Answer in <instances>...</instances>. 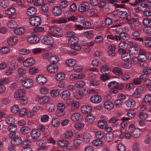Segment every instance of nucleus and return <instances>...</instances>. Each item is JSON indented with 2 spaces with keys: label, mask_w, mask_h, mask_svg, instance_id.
I'll return each mask as SVG.
<instances>
[{
  "label": "nucleus",
  "mask_w": 151,
  "mask_h": 151,
  "mask_svg": "<svg viewBox=\"0 0 151 151\" xmlns=\"http://www.w3.org/2000/svg\"><path fill=\"white\" fill-rule=\"evenodd\" d=\"M83 92L82 90L75 91L73 93L74 97L77 99H80L83 97Z\"/></svg>",
  "instance_id": "nucleus-29"
},
{
  "label": "nucleus",
  "mask_w": 151,
  "mask_h": 151,
  "mask_svg": "<svg viewBox=\"0 0 151 151\" xmlns=\"http://www.w3.org/2000/svg\"><path fill=\"white\" fill-rule=\"evenodd\" d=\"M101 97L100 96L97 95L92 96L90 98L91 101L94 104L99 103L101 101Z\"/></svg>",
  "instance_id": "nucleus-17"
},
{
  "label": "nucleus",
  "mask_w": 151,
  "mask_h": 151,
  "mask_svg": "<svg viewBox=\"0 0 151 151\" xmlns=\"http://www.w3.org/2000/svg\"><path fill=\"white\" fill-rule=\"evenodd\" d=\"M67 104L70 106L71 109L73 111L77 109L79 106V103L74 100L70 99L67 101Z\"/></svg>",
  "instance_id": "nucleus-6"
},
{
  "label": "nucleus",
  "mask_w": 151,
  "mask_h": 151,
  "mask_svg": "<svg viewBox=\"0 0 151 151\" xmlns=\"http://www.w3.org/2000/svg\"><path fill=\"white\" fill-rule=\"evenodd\" d=\"M95 116L92 114L88 115L85 119V121L89 124L93 122L95 118Z\"/></svg>",
  "instance_id": "nucleus-28"
},
{
  "label": "nucleus",
  "mask_w": 151,
  "mask_h": 151,
  "mask_svg": "<svg viewBox=\"0 0 151 151\" xmlns=\"http://www.w3.org/2000/svg\"><path fill=\"white\" fill-rule=\"evenodd\" d=\"M120 37L121 39H122L124 40H127L129 38V35L125 32H121L120 33Z\"/></svg>",
  "instance_id": "nucleus-57"
},
{
  "label": "nucleus",
  "mask_w": 151,
  "mask_h": 151,
  "mask_svg": "<svg viewBox=\"0 0 151 151\" xmlns=\"http://www.w3.org/2000/svg\"><path fill=\"white\" fill-rule=\"evenodd\" d=\"M62 31L60 27H55L54 25L51 26L50 27L49 34L53 36L57 37L60 36L62 34Z\"/></svg>",
  "instance_id": "nucleus-1"
},
{
  "label": "nucleus",
  "mask_w": 151,
  "mask_h": 151,
  "mask_svg": "<svg viewBox=\"0 0 151 151\" xmlns=\"http://www.w3.org/2000/svg\"><path fill=\"white\" fill-rule=\"evenodd\" d=\"M145 6L144 3H142L138 5V7L134 9V10L136 12H138L140 11L143 12L146 10Z\"/></svg>",
  "instance_id": "nucleus-25"
},
{
  "label": "nucleus",
  "mask_w": 151,
  "mask_h": 151,
  "mask_svg": "<svg viewBox=\"0 0 151 151\" xmlns=\"http://www.w3.org/2000/svg\"><path fill=\"white\" fill-rule=\"evenodd\" d=\"M60 96L62 99L66 100L70 98V93L68 90H64L60 93Z\"/></svg>",
  "instance_id": "nucleus-7"
},
{
  "label": "nucleus",
  "mask_w": 151,
  "mask_h": 151,
  "mask_svg": "<svg viewBox=\"0 0 151 151\" xmlns=\"http://www.w3.org/2000/svg\"><path fill=\"white\" fill-rule=\"evenodd\" d=\"M91 137V136L90 134L86 133L83 136V140L86 142H89L90 141Z\"/></svg>",
  "instance_id": "nucleus-34"
},
{
  "label": "nucleus",
  "mask_w": 151,
  "mask_h": 151,
  "mask_svg": "<svg viewBox=\"0 0 151 151\" xmlns=\"http://www.w3.org/2000/svg\"><path fill=\"white\" fill-rule=\"evenodd\" d=\"M84 34H86V37L89 38H92L93 36V31L92 30L86 31Z\"/></svg>",
  "instance_id": "nucleus-48"
},
{
  "label": "nucleus",
  "mask_w": 151,
  "mask_h": 151,
  "mask_svg": "<svg viewBox=\"0 0 151 151\" xmlns=\"http://www.w3.org/2000/svg\"><path fill=\"white\" fill-rule=\"evenodd\" d=\"M22 86L27 88H30L33 85V81L30 78L24 79L21 80Z\"/></svg>",
  "instance_id": "nucleus-5"
},
{
  "label": "nucleus",
  "mask_w": 151,
  "mask_h": 151,
  "mask_svg": "<svg viewBox=\"0 0 151 151\" xmlns=\"http://www.w3.org/2000/svg\"><path fill=\"white\" fill-rule=\"evenodd\" d=\"M16 12V9L14 8H11L5 11V14L9 16L10 17H12L14 15Z\"/></svg>",
  "instance_id": "nucleus-21"
},
{
  "label": "nucleus",
  "mask_w": 151,
  "mask_h": 151,
  "mask_svg": "<svg viewBox=\"0 0 151 151\" xmlns=\"http://www.w3.org/2000/svg\"><path fill=\"white\" fill-rule=\"evenodd\" d=\"M25 31V29L23 27H19L14 29V32L15 34L20 35L24 34Z\"/></svg>",
  "instance_id": "nucleus-22"
},
{
  "label": "nucleus",
  "mask_w": 151,
  "mask_h": 151,
  "mask_svg": "<svg viewBox=\"0 0 151 151\" xmlns=\"http://www.w3.org/2000/svg\"><path fill=\"white\" fill-rule=\"evenodd\" d=\"M18 38L15 36H12L7 39V42L9 45L11 46L15 45L17 42Z\"/></svg>",
  "instance_id": "nucleus-12"
},
{
  "label": "nucleus",
  "mask_w": 151,
  "mask_h": 151,
  "mask_svg": "<svg viewBox=\"0 0 151 151\" xmlns=\"http://www.w3.org/2000/svg\"><path fill=\"white\" fill-rule=\"evenodd\" d=\"M71 119L74 121H80L82 117L79 114L76 113L72 114L70 116Z\"/></svg>",
  "instance_id": "nucleus-20"
},
{
  "label": "nucleus",
  "mask_w": 151,
  "mask_h": 151,
  "mask_svg": "<svg viewBox=\"0 0 151 151\" xmlns=\"http://www.w3.org/2000/svg\"><path fill=\"white\" fill-rule=\"evenodd\" d=\"M69 144V142L66 140H60L57 143V145L61 147H63L68 145Z\"/></svg>",
  "instance_id": "nucleus-38"
},
{
  "label": "nucleus",
  "mask_w": 151,
  "mask_h": 151,
  "mask_svg": "<svg viewBox=\"0 0 151 151\" xmlns=\"http://www.w3.org/2000/svg\"><path fill=\"white\" fill-rule=\"evenodd\" d=\"M47 70L49 73H53L57 72L58 70V67L56 65H49L47 67Z\"/></svg>",
  "instance_id": "nucleus-9"
},
{
  "label": "nucleus",
  "mask_w": 151,
  "mask_h": 151,
  "mask_svg": "<svg viewBox=\"0 0 151 151\" xmlns=\"http://www.w3.org/2000/svg\"><path fill=\"white\" fill-rule=\"evenodd\" d=\"M55 109V105L52 103H48L45 106V109L46 110L49 112H53Z\"/></svg>",
  "instance_id": "nucleus-24"
},
{
  "label": "nucleus",
  "mask_w": 151,
  "mask_h": 151,
  "mask_svg": "<svg viewBox=\"0 0 151 151\" xmlns=\"http://www.w3.org/2000/svg\"><path fill=\"white\" fill-rule=\"evenodd\" d=\"M129 51L130 53L135 55L138 52V49L135 46H132L129 48Z\"/></svg>",
  "instance_id": "nucleus-36"
},
{
  "label": "nucleus",
  "mask_w": 151,
  "mask_h": 151,
  "mask_svg": "<svg viewBox=\"0 0 151 151\" xmlns=\"http://www.w3.org/2000/svg\"><path fill=\"white\" fill-rule=\"evenodd\" d=\"M30 51L29 49L22 48L19 51V54L23 55H27L29 54Z\"/></svg>",
  "instance_id": "nucleus-53"
},
{
  "label": "nucleus",
  "mask_w": 151,
  "mask_h": 151,
  "mask_svg": "<svg viewBox=\"0 0 151 151\" xmlns=\"http://www.w3.org/2000/svg\"><path fill=\"white\" fill-rule=\"evenodd\" d=\"M19 108L18 105L15 104L12 106L11 109V112L13 113H17L19 111Z\"/></svg>",
  "instance_id": "nucleus-64"
},
{
  "label": "nucleus",
  "mask_w": 151,
  "mask_h": 151,
  "mask_svg": "<svg viewBox=\"0 0 151 151\" xmlns=\"http://www.w3.org/2000/svg\"><path fill=\"white\" fill-rule=\"evenodd\" d=\"M50 94L52 97L55 98L57 97L58 95L59 92L57 89H54L50 91Z\"/></svg>",
  "instance_id": "nucleus-59"
},
{
  "label": "nucleus",
  "mask_w": 151,
  "mask_h": 151,
  "mask_svg": "<svg viewBox=\"0 0 151 151\" xmlns=\"http://www.w3.org/2000/svg\"><path fill=\"white\" fill-rule=\"evenodd\" d=\"M39 40V38L35 35H32L29 36L27 39L28 42L32 44H35Z\"/></svg>",
  "instance_id": "nucleus-11"
},
{
  "label": "nucleus",
  "mask_w": 151,
  "mask_h": 151,
  "mask_svg": "<svg viewBox=\"0 0 151 151\" xmlns=\"http://www.w3.org/2000/svg\"><path fill=\"white\" fill-rule=\"evenodd\" d=\"M73 134V132L71 131L67 130L60 135V137L62 139H70L72 137Z\"/></svg>",
  "instance_id": "nucleus-8"
},
{
  "label": "nucleus",
  "mask_w": 151,
  "mask_h": 151,
  "mask_svg": "<svg viewBox=\"0 0 151 151\" xmlns=\"http://www.w3.org/2000/svg\"><path fill=\"white\" fill-rule=\"evenodd\" d=\"M133 137L137 138L139 137L140 135L141 132L139 129H135L133 132Z\"/></svg>",
  "instance_id": "nucleus-52"
},
{
  "label": "nucleus",
  "mask_w": 151,
  "mask_h": 151,
  "mask_svg": "<svg viewBox=\"0 0 151 151\" xmlns=\"http://www.w3.org/2000/svg\"><path fill=\"white\" fill-rule=\"evenodd\" d=\"M128 46V44L125 42L124 41H121L119 44V48L125 49L127 48Z\"/></svg>",
  "instance_id": "nucleus-63"
},
{
  "label": "nucleus",
  "mask_w": 151,
  "mask_h": 151,
  "mask_svg": "<svg viewBox=\"0 0 151 151\" xmlns=\"http://www.w3.org/2000/svg\"><path fill=\"white\" fill-rule=\"evenodd\" d=\"M41 133L38 129H33L31 132V136L32 138L35 139L37 138L40 135Z\"/></svg>",
  "instance_id": "nucleus-16"
},
{
  "label": "nucleus",
  "mask_w": 151,
  "mask_h": 151,
  "mask_svg": "<svg viewBox=\"0 0 151 151\" xmlns=\"http://www.w3.org/2000/svg\"><path fill=\"white\" fill-rule=\"evenodd\" d=\"M36 12V9L35 7L32 6L27 9V14L28 16H32L35 14Z\"/></svg>",
  "instance_id": "nucleus-19"
},
{
  "label": "nucleus",
  "mask_w": 151,
  "mask_h": 151,
  "mask_svg": "<svg viewBox=\"0 0 151 151\" xmlns=\"http://www.w3.org/2000/svg\"><path fill=\"white\" fill-rule=\"evenodd\" d=\"M99 81L98 80H92L90 81L89 85L90 86H96L99 84Z\"/></svg>",
  "instance_id": "nucleus-62"
},
{
  "label": "nucleus",
  "mask_w": 151,
  "mask_h": 151,
  "mask_svg": "<svg viewBox=\"0 0 151 151\" xmlns=\"http://www.w3.org/2000/svg\"><path fill=\"white\" fill-rule=\"evenodd\" d=\"M7 129L9 132H15L17 129V126L14 124H10Z\"/></svg>",
  "instance_id": "nucleus-49"
},
{
  "label": "nucleus",
  "mask_w": 151,
  "mask_h": 151,
  "mask_svg": "<svg viewBox=\"0 0 151 151\" xmlns=\"http://www.w3.org/2000/svg\"><path fill=\"white\" fill-rule=\"evenodd\" d=\"M35 63V60L32 58H29L24 61L23 64L26 67L32 66Z\"/></svg>",
  "instance_id": "nucleus-10"
},
{
  "label": "nucleus",
  "mask_w": 151,
  "mask_h": 151,
  "mask_svg": "<svg viewBox=\"0 0 151 151\" xmlns=\"http://www.w3.org/2000/svg\"><path fill=\"white\" fill-rule=\"evenodd\" d=\"M92 108L91 107L88 105H84L81 108V111L85 114H88L91 111Z\"/></svg>",
  "instance_id": "nucleus-14"
},
{
  "label": "nucleus",
  "mask_w": 151,
  "mask_h": 151,
  "mask_svg": "<svg viewBox=\"0 0 151 151\" xmlns=\"http://www.w3.org/2000/svg\"><path fill=\"white\" fill-rule=\"evenodd\" d=\"M104 106L106 109L108 110H111L114 107V104L109 101H106L104 103Z\"/></svg>",
  "instance_id": "nucleus-30"
},
{
  "label": "nucleus",
  "mask_w": 151,
  "mask_h": 151,
  "mask_svg": "<svg viewBox=\"0 0 151 151\" xmlns=\"http://www.w3.org/2000/svg\"><path fill=\"white\" fill-rule=\"evenodd\" d=\"M18 100L19 101V102L22 105H26L27 104V99L25 96L21 98L20 99H18Z\"/></svg>",
  "instance_id": "nucleus-56"
},
{
  "label": "nucleus",
  "mask_w": 151,
  "mask_h": 151,
  "mask_svg": "<svg viewBox=\"0 0 151 151\" xmlns=\"http://www.w3.org/2000/svg\"><path fill=\"white\" fill-rule=\"evenodd\" d=\"M30 131V128L28 127H22L20 129L21 132L24 134L28 133Z\"/></svg>",
  "instance_id": "nucleus-51"
},
{
  "label": "nucleus",
  "mask_w": 151,
  "mask_h": 151,
  "mask_svg": "<svg viewBox=\"0 0 151 151\" xmlns=\"http://www.w3.org/2000/svg\"><path fill=\"white\" fill-rule=\"evenodd\" d=\"M95 135L97 138L101 139L104 137V134L103 131H99L95 132Z\"/></svg>",
  "instance_id": "nucleus-47"
},
{
  "label": "nucleus",
  "mask_w": 151,
  "mask_h": 151,
  "mask_svg": "<svg viewBox=\"0 0 151 151\" xmlns=\"http://www.w3.org/2000/svg\"><path fill=\"white\" fill-rule=\"evenodd\" d=\"M71 48L73 49L79 50L81 49V47L80 45L76 42H74L73 43H71Z\"/></svg>",
  "instance_id": "nucleus-39"
},
{
  "label": "nucleus",
  "mask_w": 151,
  "mask_h": 151,
  "mask_svg": "<svg viewBox=\"0 0 151 151\" xmlns=\"http://www.w3.org/2000/svg\"><path fill=\"white\" fill-rule=\"evenodd\" d=\"M59 58L56 56H52L50 58V62L51 64L53 65L55 64L58 61Z\"/></svg>",
  "instance_id": "nucleus-45"
},
{
  "label": "nucleus",
  "mask_w": 151,
  "mask_h": 151,
  "mask_svg": "<svg viewBox=\"0 0 151 151\" xmlns=\"http://www.w3.org/2000/svg\"><path fill=\"white\" fill-rule=\"evenodd\" d=\"M107 125V122L105 121L101 120L98 123V126L100 128H104Z\"/></svg>",
  "instance_id": "nucleus-46"
},
{
  "label": "nucleus",
  "mask_w": 151,
  "mask_h": 151,
  "mask_svg": "<svg viewBox=\"0 0 151 151\" xmlns=\"http://www.w3.org/2000/svg\"><path fill=\"white\" fill-rule=\"evenodd\" d=\"M36 81L40 84L43 85L46 83L47 79L45 77L42 75H40L37 77Z\"/></svg>",
  "instance_id": "nucleus-13"
},
{
  "label": "nucleus",
  "mask_w": 151,
  "mask_h": 151,
  "mask_svg": "<svg viewBox=\"0 0 151 151\" xmlns=\"http://www.w3.org/2000/svg\"><path fill=\"white\" fill-rule=\"evenodd\" d=\"M131 36L133 37H137L140 35V32L138 30H133L130 32Z\"/></svg>",
  "instance_id": "nucleus-61"
},
{
  "label": "nucleus",
  "mask_w": 151,
  "mask_h": 151,
  "mask_svg": "<svg viewBox=\"0 0 151 151\" xmlns=\"http://www.w3.org/2000/svg\"><path fill=\"white\" fill-rule=\"evenodd\" d=\"M100 70L101 72L110 71V69L109 67L106 65L102 66L100 68Z\"/></svg>",
  "instance_id": "nucleus-58"
},
{
  "label": "nucleus",
  "mask_w": 151,
  "mask_h": 151,
  "mask_svg": "<svg viewBox=\"0 0 151 151\" xmlns=\"http://www.w3.org/2000/svg\"><path fill=\"white\" fill-rule=\"evenodd\" d=\"M30 24L33 26H37L41 24V20L40 18L38 16L31 17L29 19Z\"/></svg>",
  "instance_id": "nucleus-3"
},
{
  "label": "nucleus",
  "mask_w": 151,
  "mask_h": 151,
  "mask_svg": "<svg viewBox=\"0 0 151 151\" xmlns=\"http://www.w3.org/2000/svg\"><path fill=\"white\" fill-rule=\"evenodd\" d=\"M22 142V139L20 137H16L14 139H12L11 141V143L12 144L17 145L21 143Z\"/></svg>",
  "instance_id": "nucleus-32"
},
{
  "label": "nucleus",
  "mask_w": 151,
  "mask_h": 151,
  "mask_svg": "<svg viewBox=\"0 0 151 151\" xmlns=\"http://www.w3.org/2000/svg\"><path fill=\"white\" fill-rule=\"evenodd\" d=\"M60 124L59 119L58 118H53L52 120L51 124L54 127H56L58 126Z\"/></svg>",
  "instance_id": "nucleus-44"
},
{
  "label": "nucleus",
  "mask_w": 151,
  "mask_h": 151,
  "mask_svg": "<svg viewBox=\"0 0 151 151\" xmlns=\"http://www.w3.org/2000/svg\"><path fill=\"white\" fill-rule=\"evenodd\" d=\"M127 106L129 108H132L136 105V102L134 100L132 99H129L125 102Z\"/></svg>",
  "instance_id": "nucleus-23"
},
{
  "label": "nucleus",
  "mask_w": 151,
  "mask_h": 151,
  "mask_svg": "<svg viewBox=\"0 0 151 151\" xmlns=\"http://www.w3.org/2000/svg\"><path fill=\"white\" fill-rule=\"evenodd\" d=\"M90 8V5L87 2H83L80 4L78 7V10L80 12H84L88 10Z\"/></svg>",
  "instance_id": "nucleus-2"
},
{
  "label": "nucleus",
  "mask_w": 151,
  "mask_h": 151,
  "mask_svg": "<svg viewBox=\"0 0 151 151\" xmlns=\"http://www.w3.org/2000/svg\"><path fill=\"white\" fill-rule=\"evenodd\" d=\"M56 116L60 117L63 116L65 114V110L57 109L55 113Z\"/></svg>",
  "instance_id": "nucleus-50"
},
{
  "label": "nucleus",
  "mask_w": 151,
  "mask_h": 151,
  "mask_svg": "<svg viewBox=\"0 0 151 151\" xmlns=\"http://www.w3.org/2000/svg\"><path fill=\"white\" fill-rule=\"evenodd\" d=\"M112 72L115 75L121 76L123 74L122 69L118 67H116L113 68Z\"/></svg>",
  "instance_id": "nucleus-27"
},
{
  "label": "nucleus",
  "mask_w": 151,
  "mask_h": 151,
  "mask_svg": "<svg viewBox=\"0 0 151 151\" xmlns=\"http://www.w3.org/2000/svg\"><path fill=\"white\" fill-rule=\"evenodd\" d=\"M8 26L9 28H14L17 26V24L15 21L9 20L8 22Z\"/></svg>",
  "instance_id": "nucleus-37"
},
{
  "label": "nucleus",
  "mask_w": 151,
  "mask_h": 151,
  "mask_svg": "<svg viewBox=\"0 0 151 151\" xmlns=\"http://www.w3.org/2000/svg\"><path fill=\"white\" fill-rule=\"evenodd\" d=\"M26 91L24 89H19L17 90L14 94V98L16 100L20 99L25 96Z\"/></svg>",
  "instance_id": "nucleus-4"
},
{
  "label": "nucleus",
  "mask_w": 151,
  "mask_h": 151,
  "mask_svg": "<svg viewBox=\"0 0 151 151\" xmlns=\"http://www.w3.org/2000/svg\"><path fill=\"white\" fill-rule=\"evenodd\" d=\"M76 63V61L73 59H69L66 61L65 64L66 65L68 66H72Z\"/></svg>",
  "instance_id": "nucleus-41"
},
{
  "label": "nucleus",
  "mask_w": 151,
  "mask_h": 151,
  "mask_svg": "<svg viewBox=\"0 0 151 151\" xmlns=\"http://www.w3.org/2000/svg\"><path fill=\"white\" fill-rule=\"evenodd\" d=\"M53 42L52 38L51 37H45L42 40V42L46 45H51Z\"/></svg>",
  "instance_id": "nucleus-15"
},
{
  "label": "nucleus",
  "mask_w": 151,
  "mask_h": 151,
  "mask_svg": "<svg viewBox=\"0 0 151 151\" xmlns=\"http://www.w3.org/2000/svg\"><path fill=\"white\" fill-rule=\"evenodd\" d=\"M81 143V141L80 139H74L73 141V145L72 147L73 149L77 150L78 149Z\"/></svg>",
  "instance_id": "nucleus-18"
},
{
  "label": "nucleus",
  "mask_w": 151,
  "mask_h": 151,
  "mask_svg": "<svg viewBox=\"0 0 151 151\" xmlns=\"http://www.w3.org/2000/svg\"><path fill=\"white\" fill-rule=\"evenodd\" d=\"M27 110L26 108H22L20 109L19 114L20 116H23L26 115Z\"/></svg>",
  "instance_id": "nucleus-54"
},
{
  "label": "nucleus",
  "mask_w": 151,
  "mask_h": 151,
  "mask_svg": "<svg viewBox=\"0 0 151 151\" xmlns=\"http://www.w3.org/2000/svg\"><path fill=\"white\" fill-rule=\"evenodd\" d=\"M143 24L146 27H150L151 26V19L147 18L143 19Z\"/></svg>",
  "instance_id": "nucleus-42"
},
{
  "label": "nucleus",
  "mask_w": 151,
  "mask_h": 151,
  "mask_svg": "<svg viewBox=\"0 0 151 151\" xmlns=\"http://www.w3.org/2000/svg\"><path fill=\"white\" fill-rule=\"evenodd\" d=\"M65 75L63 73H59L55 75V78L58 81H61L65 78Z\"/></svg>",
  "instance_id": "nucleus-35"
},
{
  "label": "nucleus",
  "mask_w": 151,
  "mask_h": 151,
  "mask_svg": "<svg viewBox=\"0 0 151 151\" xmlns=\"http://www.w3.org/2000/svg\"><path fill=\"white\" fill-rule=\"evenodd\" d=\"M42 102H40V104H42L48 102L50 101V97L48 96H44L42 97Z\"/></svg>",
  "instance_id": "nucleus-55"
},
{
  "label": "nucleus",
  "mask_w": 151,
  "mask_h": 151,
  "mask_svg": "<svg viewBox=\"0 0 151 151\" xmlns=\"http://www.w3.org/2000/svg\"><path fill=\"white\" fill-rule=\"evenodd\" d=\"M9 5V0H1L0 1V7L5 8Z\"/></svg>",
  "instance_id": "nucleus-33"
},
{
  "label": "nucleus",
  "mask_w": 151,
  "mask_h": 151,
  "mask_svg": "<svg viewBox=\"0 0 151 151\" xmlns=\"http://www.w3.org/2000/svg\"><path fill=\"white\" fill-rule=\"evenodd\" d=\"M103 141L99 139L94 140L92 142V145L96 147L102 146L103 145Z\"/></svg>",
  "instance_id": "nucleus-31"
},
{
  "label": "nucleus",
  "mask_w": 151,
  "mask_h": 151,
  "mask_svg": "<svg viewBox=\"0 0 151 151\" xmlns=\"http://www.w3.org/2000/svg\"><path fill=\"white\" fill-rule=\"evenodd\" d=\"M10 51V49L7 47H2L0 49V52L2 54H6Z\"/></svg>",
  "instance_id": "nucleus-43"
},
{
  "label": "nucleus",
  "mask_w": 151,
  "mask_h": 151,
  "mask_svg": "<svg viewBox=\"0 0 151 151\" xmlns=\"http://www.w3.org/2000/svg\"><path fill=\"white\" fill-rule=\"evenodd\" d=\"M52 13L55 16H59L61 13V9L59 6H55L52 10Z\"/></svg>",
  "instance_id": "nucleus-26"
},
{
  "label": "nucleus",
  "mask_w": 151,
  "mask_h": 151,
  "mask_svg": "<svg viewBox=\"0 0 151 151\" xmlns=\"http://www.w3.org/2000/svg\"><path fill=\"white\" fill-rule=\"evenodd\" d=\"M117 82L115 81H111L108 84V88L110 89H116Z\"/></svg>",
  "instance_id": "nucleus-40"
},
{
  "label": "nucleus",
  "mask_w": 151,
  "mask_h": 151,
  "mask_svg": "<svg viewBox=\"0 0 151 151\" xmlns=\"http://www.w3.org/2000/svg\"><path fill=\"white\" fill-rule=\"evenodd\" d=\"M67 20L64 19L60 18L59 19H55L52 20V22L56 23L57 24H60L65 23L67 22Z\"/></svg>",
  "instance_id": "nucleus-60"
}]
</instances>
